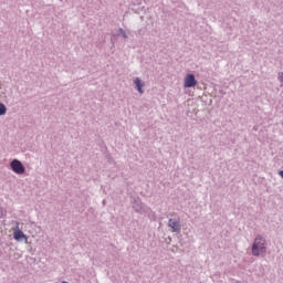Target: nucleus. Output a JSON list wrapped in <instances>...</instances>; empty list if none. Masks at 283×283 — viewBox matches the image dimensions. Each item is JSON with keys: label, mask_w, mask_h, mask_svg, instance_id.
Listing matches in <instances>:
<instances>
[{"label": "nucleus", "mask_w": 283, "mask_h": 283, "mask_svg": "<svg viewBox=\"0 0 283 283\" xmlns=\"http://www.w3.org/2000/svg\"><path fill=\"white\" fill-rule=\"evenodd\" d=\"M13 238H14V240H17L18 242H21V240H25V242H28V235H25V234L23 233V231H21V230H19V229L14 230V232H13Z\"/></svg>", "instance_id": "obj_4"}, {"label": "nucleus", "mask_w": 283, "mask_h": 283, "mask_svg": "<svg viewBox=\"0 0 283 283\" xmlns=\"http://www.w3.org/2000/svg\"><path fill=\"white\" fill-rule=\"evenodd\" d=\"M168 227H171L172 231L180 232V223L174 219L168 221Z\"/></svg>", "instance_id": "obj_6"}, {"label": "nucleus", "mask_w": 283, "mask_h": 283, "mask_svg": "<svg viewBox=\"0 0 283 283\" xmlns=\"http://www.w3.org/2000/svg\"><path fill=\"white\" fill-rule=\"evenodd\" d=\"M135 85H136V88L137 91L139 92V94H144L145 91H143V87H145V82H142L140 78L136 77L135 81H134Z\"/></svg>", "instance_id": "obj_5"}, {"label": "nucleus", "mask_w": 283, "mask_h": 283, "mask_svg": "<svg viewBox=\"0 0 283 283\" xmlns=\"http://www.w3.org/2000/svg\"><path fill=\"white\" fill-rule=\"evenodd\" d=\"M10 167L14 174H18V176H22V174H25V166L18 159H13L10 164Z\"/></svg>", "instance_id": "obj_2"}, {"label": "nucleus", "mask_w": 283, "mask_h": 283, "mask_svg": "<svg viewBox=\"0 0 283 283\" xmlns=\"http://www.w3.org/2000/svg\"><path fill=\"white\" fill-rule=\"evenodd\" d=\"M280 78H281V81H283V73H281Z\"/></svg>", "instance_id": "obj_8"}, {"label": "nucleus", "mask_w": 283, "mask_h": 283, "mask_svg": "<svg viewBox=\"0 0 283 283\" xmlns=\"http://www.w3.org/2000/svg\"><path fill=\"white\" fill-rule=\"evenodd\" d=\"M198 85V82L196 81V76L193 74H188L185 77L184 87H196Z\"/></svg>", "instance_id": "obj_3"}, {"label": "nucleus", "mask_w": 283, "mask_h": 283, "mask_svg": "<svg viewBox=\"0 0 283 283\" xmlns=\"http://www.w3.org/2000/svg\"><path fill=\"white\" fill-rule=\"evenodd\" d=\"M264 244V239H262V237H258L252 245V255H261V253H264V251H266Z\"/></svg>", "instance_id": "obj_1"}, {"label": "nucleus", "mask_w": 283, "mask_h": 283, "mask_svg": "<svg viewBox=\"0 0 283 283\" xmlns=\"http://www.w3.org/2000/svg\"><path fill=\"white\" fill-rule=\"evenodd\" d=\"M6 112H7L6 105L0 104V116H3V114H6Z\"/></svg>", "instance_id": "obj_7"}]
</instances>
